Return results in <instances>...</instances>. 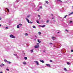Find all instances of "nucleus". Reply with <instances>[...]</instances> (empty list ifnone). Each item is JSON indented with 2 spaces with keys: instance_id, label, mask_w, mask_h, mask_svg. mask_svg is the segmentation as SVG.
<instances>
[{
  "instance_id": "nucleus-16",
  "label": "nucleus",
  "mask_w": 73,
  "mask_h": 73,
  "mask_svg": "<svg viewBox=\"0 0 73 73\" xmlns=\"http://www.w3.org/2000/svg\"><path fill=\"white\" fill-rule=\"evenodd\" d=\"M1 64L2 65V66H4V65H5L3 63H2Z\"/></svg>"
},
{
  "instance_id": "nucleus-9",
  "label": "nucleus",
  "mask_w": 73,
  "mask_h": 73,
  "mask_svg": "<svg viewBox=\"0 0 73 73\" xmlns=\"http://www.w3.org/2000/svg\"><path fill=\"white\" fill-rule=\"evenodd\" d=\"M49 20H47V21H46V23H49Z\"/></svg>"
},
{
  "instance_id": "nucleus-20",
  "label": "nucleus",
  "mask_w": 73,
  "mask_h": 73,
  "mask_svg": "<svg viewBox=\"0 0 73 73\" xmlns=\"http://www.w3.org/2000/svg\"><path fill=\"white\" fill-rule=\"evenodd\" d=\"M67 16V15H66L65 17H64V18H66V17Z\"/></svg>"
},
{
  "instance_id": "nucleus-32",
  "label": "nucleus",
  "mask_w": 73,
  "mask_h": 73,
  "mask_svg": "<svg viewBox=\"0 0 73 73\" xmlns=\"http://www.w3.org/2000/svg\"><path fill=\"white\" fill-rule=\"evenodd\" d=\"M6 29H8V27H6Z\"/></svg>"
},
{
  "instance_id": "nucleus-18",
  "label": "nucleus",
  "mask_w": 73,
  "mask_h": 73,
  "mask_svg": "<svg viewBox=\"0 0 73 73\" xmlns=\"http://www.w3.org/2000/svg\"><path fill=\"white\" fill-rule=\"evenodd\" d=\"M36 63V65H38V61Z\"/></svg>"
},
{
  "instance_id": "nucleus-47",
  "label": "nucleus",
  "mask_w": 73,
  "mask_h": 73,
  "mask_svg": "<svg viewBox=\"0 0 73 73\" xmlns=\"http://www.w3.org/2000/svg\"><path fill=\"white\" fill-rule=\"evenodd\" d=\"M13 54L14 55V56H16V55L15 54Z\"/></svg>"
},
{
  "instance_id": "nucleus-48",
  "label": "nucleus",
  "mask_w": 73,
  "mask_h": 73,
  "mask_svg": "<svg viewBox=\"0 0 73 73\" xmlns=\"http://www.w3.org/2000/svg\"><path fill=\"white\" fill-rule=\"evenodd\" d=\"M0 73H3V72H0Z\"/></svg>"
},
{
  "instance_id": "nucleus-44",
  "label": "nucleus",
  "mask_w": 73,
  "mask_h": 73,
  "mask_svg": "<svg viewBox=\"0 0 73 73\" xmlns=\"http://www.w3.org/2000/svg\"><path fill=\"white\" fill-rule=\"evenodd\" d=\"M50 62H52V60H50Z\"/></svg>"
},
{
  "instance_id": "nucleus-38",
  "label": "nucleus",
  "mask_w": 73,
  "mask_h": 73,
  "mask_svg": "<svg viewBox=\"0 0 73 73\" xmlns=\"http://www.w3.org/2000/svg\"><path fill=\"white\" fill-rule=\"evenodd\" d=\"M71 52H73V50H71Z\"/></svg>"
},
{
  "instance_id": "nucleus-4",
  "label": "nucleus",
  "mask_w": 73,
  "mask_h": 73,
  "mask_svg": "<svg viewBox=\"0 0 73 73\" xmlns=\"http://www.w3.org/2000/svg\"><path fill=\"white\" fill-rule=\"evenodd\" d=\"M40 62H42V63H44V61L42 60H40Z\"/></svg>"
},
{
  "instance_id": "nucleus-22",
  "label": "nucleus",
  "mask_w": 73,
  "mask_h": 73,
  "mask_svg": "<svg viewBox=\"0 0 73 73\" xmlns=\"http://www.w3.org/2000/svg\"><path fill=\"white\" fill-rule=\"evenodd\" d=\"M31 52H33V50H31Z\"/></svg>"
},
{
  "instance_id": "nucleus-12",
  "label": "nucleus",
  "mask_w": 73,
  "mask_h": 73,
  "mask_svg": "<svg viewBox=\"0 0 73 73\" xmlns=\"http://www.w3.org/2000/svg\"><path fill=\"white\" fill-rule=\"evenodd\" d=\"M24 58L25 60H27V57H25Z\"/></svg>"
},
{
  "instance_id": "nucleus-29",
  "label": "nucleus",
  "mask_w": 73,
  "mask_h": 73,
  "mask_svg": "<svg viewBox=\"0 0 73 73\" xmlns=\"http://www.w3.org/2000/svg\"><path fill=\"white\" fill-rule=\"evenodd\" d=\"M33 27L34 28H36V27H35V26H33Z\"/></svg>"
},
{
  "instance_id": "nucleus-39",
  "label": "nucleus",
  "mask_w": 73,
  "mask_h": 73,
  "mask_svg": "<svg viewBox=\"0 0 73 73\" xmlns=\"http://www.w3.org/2000/svg\"><path fill=\"white\" fill-rule=\"evenodd\" d=\"M37 61H35L34 62H36V63L37 62Z\"/></svg>"
},
{
  "instance_id": "nucleus-26",
  "label": "nucleus",
  "mask_w": 73,
  "mask_h": 73,
  "mask_svg": "<svg viewBox=\"0 0 73 73\" xmlns=\"http://www.w3.org/2000/svg\"><path fill=\"white\" fill-rule=\"evenodd\" d=\"M40 8V9H42V6H40V8Z\"/></svg>"
},
{
  "instance_id": "nucleus-45",
  "label": "nucleus",
  "mask_w": 73,
  "mask_h": 73,
  "mask_svg": "<svg viewBox=\"0 0 73 73\" xmlns=\"http://www.w3.org/2000/svg\"><path fill=\"white\" fill-rule=\"evenodd\" d=\"M40 11V10L39 9L37 10V11Z\"/></svg>"
},
{
  "instance_id": "nucleus-1",
  "label": "nucleus",
  "mask_w": 73,
  "mask_h": 73,
  "mask_svg": "<svg viewBox=\"0 0 73 73\" xmlns=\"http://www.w3.org/2000/svg\"><path fill=\"white\" fill-rule=\"evenodd\" d=\"M10 37L11 38H16V37L15 36H14L13 35H11L10 36Z\"/></svg>"
},
{
  "instance_id": "nucleus-21",
  "label": "nucleus",
  "mask_w": 73,
  "mask_h": 73,
  "mask_svg": "<svg viewBox=\"0 0 73 73\" xmlns=\"http://www.w3.org/2000/svg\"><path fill=\"white\" fill-rule=\"evenodd\" d=\"M65 31H66V32H69V31L67 30V29H66Z\"/></svg>"
},
{
  "instance_id": "nucleus-19",
  "label": "nucleus",
  "mask_w": 73,
  "mask_h": 73,
  "mask_svg": "<svg viewBox=\"0 0 73 73\" xmlns=\"http://www.w3.org/2000/svg\"><path fill=\"white\" fill-rule=\"evenodd\" d=\"M7 62L8 63V64H11V62H9L8 61V62Z\"/></svg>"
},
{
  "instance_id": "nucleus-28",
  "label": "nucleus",
  "mask_w": 73,
  "mask_h": 73,
  "mask_svg": "<svg viewBox=\"0 0 73 73\" xmlns=\"http://www.w3.org/2000/svg\"><path fill=\"white\" fill-rule=\"evenodd\" d=\"M45 27V25H44L43 26H42V27Z\"/></svg>"
},
{
  "instance_id": "nucleus-2",
  "label": "nucleus",
  "mask_w": 73,
  "mask_h": 73,
  "mask_svg": "<svg viewBox=\"0 0 73 73\" xmlns=\"http://www.w3.org/2000/svg\"><path fill=\"white\" fill-rule=\"evenodd\" d=\"M35 48H39V45H35Z\"/></svg>"
},
{
  "instance_id": "nucleus-10",
  "label": "nucleus",
  "mask_w": 73,
  "mask_h": 73,
  "mask_svg": "<svg viewBox=\"0 0 73 73\" xmlns=\"http://www.w3.org/2000/svg\"><path fill=\"white\" fill-rule=\"evenodd\" d=\"M25 36H28V35L27 33H26L25 34Z\"/></svg>"
},
{
  "instance_id": "nucleus-41",
  "label": "nucleus",
  "mask_w": 73,
  "mask_h": 73,
  "mask_svg": "<svg viewBox=\"0 0 73 73\" xmlns=\"http://www.w3.org/2000/svg\"><path fill=\"white\" fill-rule=\"evenodd\" d=\"M51 16H52L53 17V14H51Z\"/></svg>"
},
{
  "instance_id": "nucleus-56",
  "label": "nucleus",
  "mask_w": 73,
  "mask_h": 73,
  "mask_svg": "<svg viewBox=\"0 0 73 73\" xmlns=\"http://www.w3.org/2000/svg\"><path fill=\"white\" fill-rule=\"evenodd\" d=\"M24 54H25V53H24Z\"/></svg>"
},
{
  "instance_id": "nucleus-54",
  "label": "nucleus",
  "mask_w": 73,
  "mask_h": 73,
  "mask_svg": "<svg viewBox=\"0 0 73 73\" xmlns=\"http://www.w3.org/2000/svg\"><path fill=\"white\" fill-rule=\"evenodd\" d=\"M72 8H73V6H72Z\"/></svg>"
},
{
  "instance_id": "nucleus-36",
  "label": "nucleus",
  "mask_w": 73,
  "mask_h": 73,
  "mask_svg": "<svg viewBox=\"0 0 73 73\" xmlns=\"http://www.w3.org/2000/svg\"><path fill=\"white\" fill-rule=\"evenodd\" d=\"M38 16L39 17H40V16L39 15H38Z\"/></svg>"
},
{
  "instance_id": "nucleus-34",
  "label": "nucleus",
  "mask_w": 73,
  "mask_h": 73,
  "mask_svg": "<svg viewBox=\"0 0 73 73\" xmlns=\"http://www.w3.org/2000/svg\"><path fill=\"white\" fill-rule=\"evenodd\" d=\"M30 16V15H29L28 16H27V17H29Z\"/></svg>"
},
{
  "instance_id": "nucleus-55",
  "label": "nucleus",
  "mask_w": 73,
  "mask_h": 73,
  "mask_svg": "<svg viewBox=\"0 0 73 73\" xmlns=\"http://www.w3.org/2000/svg\"><path fill=\"white\" fill-rule=\"evenodd\" d=\"M36 37H37V36H35Z\"/></svg>"
},
{
  "instance_id": "nucleus-17",
  "label": "nucleus",
  "mask_w": 73,
  "mask_h": 73,
  "mask_svg": "<svg viewBox=\"0 0 73 73\" xmlns=\"http://www.w3.org/2000/svg\"><path fill=\"white\" fill-rule=\"evenodd\" d=\"M46 3H47V4H48V2L47 1H46Z\"/></svg>"
},
{
  "instance_id": "nucleus-33",
  "label": "nucleus",
  "mask_w": 73,
  "mask_h": 73,
  "mask_svg": "<svg viewBox=\"0 0 73 73\" xmlns=\"http://www.w3.org/2000/svg\"><path fill=\"white\" fill-rule=\"evenodd\" d=\"M36 44H37V45H39V43H36Z\"/></svg>"
},
{
  "instance_id": "nucleus-23",
  "label": "nucleus",
  "mask_w": 73,
  "mask_h": 73,
  "mask_svg": "<svg viewBox=\"0 0 73 73\" xmlns=\"http://www.w3.org/2000/svg\"><path fill=\"white\" fill-rule=\"evenodd\" d=\"M57 1H60V2H62V1H61L60 0H57Z\"/></svg>"
},
{
  "instance_id": "nucleus-27",
  "label": "nucleus",
  "mask_w": 73,
  "mask_h": 73,
  "mask_svg": "<svg viewBox=\"0 0 73 73\" xmlns=\"http://www.w3.org/2000/svg\"><path fill=\"white\" fill-rule=\"evenodd\" d=\"M38 33L39 34H41V33L40 32H38Z\"/></svg>"
},
{
  "instance_id": "nucleus-15",
  "label": "nucleus",
  "mask_w": 73,
  "mask_h": 73,
  "mask_svg": "<svg viewBox=\"0 0 73 73\" xmlns=\"http://www.w3.org/2000/svg\"><path fill=\"white\" fill-rule=\"evenodd\" d=\"M67 64L68 65H69V64H70V63H69V62H68L67 63Z\"/></svg>"
},
{
  "instance_id": "nucleus-43",
  "label": "nucleus",
  "mask_w": 73,
  "mask_h": 73,
  "mask_svg": "<svg viewBox=\"0 0 73 73\" xmlns=\"http://www.w3.org/2000/svg\"><path fill=\"white\" fill-rule=\"evenodd\" d=\"M49 44H52V43L51 42V43H49Z\"/></svg>"
},
{
  "instance_id": "nucleus-14",
  "label": "nucleus",
  "mask_w": 73,
  "mask_h": 73,
  "mask_svg": "<svg viewBox=\"0 0 73 73\" xmlns=\"http://www.w3.org/2000/svg\"><path fill=\"white\" fill-rule=\"evenodd\" d=\"M52 40H54V37H53V36H52Z\"/></svg>"
},
{
  "instance_id": "nucleus-37",
  "label": "nucleus",
  "mask_w": 73,
  "mask_h": 73,
  "mask_svg": "<svg viewBox=\"0 0 73 73\" xmlns=\"http://www.w3.org/2000/svg\"><path fill=\"white\" fill-rule=\"evenodd\" d=\"M0 20H1V17H0Z\"/></svg>"
},
{
  "instance_id": "nucleus-50",
  "label": "nucleus",
  "mask_w": 73,
  "mask_h": 73,
  "mask_svg": "<svg viewBox=\"0 0 73 73\" xmlns=\"http://www.w3.org/2000/svg\"><path fill=\"white\" fill-rule=\"evenodd\" d=\"M0 27H1V24H0Z\"/></svg>"
},
{
  "instance_id": "nucleus-6",
  "label": "nucleus",
  "mask_w": 73,
  "mask_h": 73,
  "mask_svg": "<svg viewBox=\"0 0 73 73\" xmlns=\"http://www.w3.org/2000/svg\"><path fill=\"white\" fill-rule=\"evenodd\" d=\"M38 42H39V43H41V41H40V40L38 39Z\"/></svg>"
},
{
  "instance_id": "nucleus-30",
  "label": "nucleus",
  "mask_w": 73,
  "mask_h": 73,
  "mask_svg": "<svg viewBox=\"0 0 73 73\" xmlns=\"http://www.w3.org/2000/svg\"><path fill=\"white\" fill-rule=\"evenodd\" d=\"M54 23H55L56 22V20H53Z\"/></svg>"
},
{
  "instance_id": "nucleus-31",
  "label": "nucleus",
  "mask_w": 73,
  "mask_h": 73,
  "mask_svg": "<svg viewBox=\"0 0 73 73\" xmlns=\"http://www.w3.org/2000/svg\"><path fill=\"white\" fill-rule=\"evenodd\" d=\"M30 23H31V24H32L33 22H30Z\"/></svg>"
},
{
  "instance_id": "nucleus-52",
  "label": "nucleus",
  "mask_w": 73,
  "mask_h": 73,
  "mask_svg": "<svg viewBox=\"0 0 73 73\" xmlns=\"http://www.w3.org/2000/svg\"><path fill=\"white\" fill-rule=\"evenodd\" d=\"M60 33V32H58V33Z\"/></svg>"
},
{
  "instance_id": "nucleus-35",
  "label": "nucleus",
  "mask_w": 73,
  "mask_h": 73,
  "mask_svg": "<svg viewBox=\"0 0 73 73\" xmlns=\"http://www.w3.org/2000/svg\"><path fill=\"white\" fill-rule=\"evenodd\" d=\"M6 9H7L8 11V12H9V9H8L7 8H6Z\"/></svg>"
},
{
  "instance_id": "nucleus-3",
  "label": "nucleus",
  "mask_w": 73,
  "mask_h": 73,
  "mask_svg": "<svg viewBox=\"0 0 73 73\" xmlns=\"http://www.w3.org/2000/svg\"><path fill=\"white\" fill-rule=\"evenodd\" d=\"M26 19L27 21L28 22V23H30V22H29V20L28 19V18H26Z\"/></svg>"
},
{
  "instance_id": "nucleus-53",
  "label": "nucleus",
  "mask_w": 73,
  "mask_h": 73,
  "mask_svg": "<svg viewBox=\"0 0 73 73\" xmlns=\"http://www.w3.org/2000/svg\"><path fill=\"white\" fill-rule=\"evenodd\" d=\"M1 66V65L0 64V66Z\"/></svg>"
},
{
  "instance_id": "nucleus-5",
  "label": "nucleus",
  "mask_w": 73,
  "mask_h": 73,
  "mask_svg": "<svg viewBox=\"0 0 73 73\" xmlns=\"http://www.w3.org/2000/svg\"><path fill=\"white\" fill-rule=\"evenodd\" d=\"M46 66H48L49 67H50V64H46Z\"/></svg>"
},
{
  "instance_id": "nucleus-46",
  "label": "nucleus",
  "mask_w": 73,
  "mask_h": 73,
  "mask_svg": "<svg viewBox=\"0 0 73 73\" xmlns=\"http://www.w3.org/2000/svg\"><path fill=\"white\" fill-rule=\"evenodd\" d=\"M45 50H43V52H45Z\"/></svg>"
},
{
  "instance_id": "nucleus-24",
  "label": "nucleus",
  "mask_w": 73,
  "mask_h": 73,
  "mask_svg": "<svg viewBox=\"0 0 73 73\" xmlns=\"http://www.w3.org/2000/svg\"><path fill=\"white\" fill-rule=\"evenodd\" d=\"M19 25H20L21 26L22 25V24H20V23L19 24Z\"/></svg>"
},
{
  "instance_id": "nucleus-40",
  "label": "nucleus",
  "mask_w": 73,
  "mask_h": 73,
  "mask_svg": "<svg viewBox=\"0 0 73 73\" xmlns=\"http://www.w3.org/2000/svg\"><path fill=\"white\" fill-rule=\"evenodd\" d=\"M6 70H8V71H9V69H6Z\"/></svg>"
},
{
  "instance_id": "nucleus-8",
  "label": "nucleus",
  "mask_w": 73,
  "mask_h": 73,
  "mask_svg": "<svg viewBox=\"0 0 73 73\" xmlns=\"http://www.w3.org/2000/svg\"><path fill=\"white\" fill-rule=\"evenodd\" d=\"M4 61H5V62H8V61L6 59H5Z\"/></svg>"
},
{
  "instance_id": "nucleus-49",
  "label": "nucleus",
  "mask_w": 73,
  "mask_h": 73,
  "mask_svg": "<svg viewBox=\"0 0 73 73\" xmlns=\"http://www.w3.org/2000/svg\"><path fill=\"white\" fill-rule=\"evenodd\" d=\"M72 21H70V23H72Z\"/></svg>"
},
{
  "instance_id": "nucleus-42",
  "label": "nucleus",
  "mask_w": 73,
  "mask_h": 73,
  "mask_svg": "<svg viewBox=\"0 0 73 73\" xmlns=\"http://www.w3.org/2000/svg\"><path fill=\"white\" fill-rule=\"evenodd\" d=\"M40 26V27H42V26L40 25V26Z\"/></svg>"
},
{
  "instance_id": "nucleus-13",
  "label": "nucleus",
  "mask_w": 73,
  "mask_h": 73,
  "mask_svg": "<svg viewBox=\"0 0 73 73\" xmlns=\"http://www.w3.org/2000/svg\"><path fill=\"white\" fill-rule=\"evenodd\" d=\"M17 28H19V25H18L17 26Z\"/></svg>"
},
{
  "instance_id": "nucleus-51",
  "label": "nucleus",
  "mask_w": 73,
  "mask_h": 73,
  "mask_svg": "<svg viewBox=\"0 0 73 73\" xmlns=\"http://www.w3.org/2000/svg\"><path fill=\"white\" fill-rule=\"evenodd\" d=\"M54 19V18H52V19Z\"/></svg>"
},
{
  "instance_id": "nucleus-11",
  "label": "nucleus",
  "mask_w": 73,
  "mask_h": 73,
  "mask_svg": "<svg viewBox=\"0 0 73 73\" xmlns=\"http://www.w3.org/2000/svg\"><path fill=\"white\" fill-rule=\"evenodd\" d=\"M23 64H24V65H25V64H26V62H23Z\"/></svg>"
},
{
  "instance_id": "nucleus-25",
  "label": "nucleus",
  "mask_w": 73,
  "mask_h": 73,
  "mask_svg": "<svg viewBox=\"0 0 73 73\" xmlns=\"http://www.w3.org/2000/svg\"><path fill=\"white\" fill-rule=\"evenodd\" d=\"M64 70H66V68H64Z\"/></svg>"
},
{
  "instance_id": "nucleus-7",
  "label": "nucleus",
  "mask_w": 73,
  "mask_h": 73,
  "mask_svg": "<svg viewBox=\"0 0 73 73\" xmlns=\"http://www.w3.org/2000/svg\"><path fill=\"white\" fill-rule=\"evenodd\" d=\"M36 22L37 23H38V24H40V23L38 21V20H36Z\"/></svg>"
}]
</instances>
